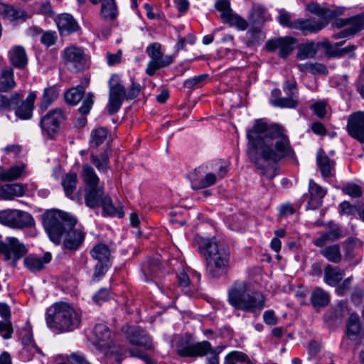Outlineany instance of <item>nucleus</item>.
<instances>
[{
	"label": "nucleus",
	"instance_id": "obj_1",
	"mask_svg": "<svg viewBox=\"0 0 364 364\" xmlns=\"http://www.w3.org/2000/svg\"><path fill=\"white\" fill-rule=\"evenodd\" d=\"M247 155L255 166L263 170V174L272 178L278 174L274 164L264 169V163L277 164L284 158H294V152L287 136L277 124H269L264 119H257L252 127L247 130Z\"/></svg>",
	"mask_w": 364,
	"mask_h": 364
},
{
	"label": "nucleus",
	"instance_id": "obj_2",
	"mask_svg": "<svg viewBox=\"0 0 364 364\" xmlns=\"http://www.w3.org/2000/svg\"><path fill=\"white\" fill-rule=\"evenodd\" d=\"M77 220L68 213L58 210L47 211L43 215V225L50 240L58 245L65 235L64 246L70 250H76L84 241L85 233L75 228Z\"/></svg>",
	"mask_w": 364,
	"mask_h": 364
},
{
	"label": "nucleus",
	"instance_id": "obj_3",
	"mask_svg": "<svg viewBox=\"0 0 364 364\" xmlns=\"http://www.w3.org/2000/svg\"><path fill=\"white\" fill-rule=\"evenodd\" d=\"M200 247L205 250L206 271L209 277L219 278L225 275L230 267L228 246L215 238L202 239Z\"/></svg>",
	"mask_w": 364,
	"mask_h": 364
},
{
	"label": "nucleus",
	"instance_id": "obj_4",
	"mask_svg": "<svg viewBox=\"0 0 364 364\" xmlns=\"http://www.w3.org/2000/svg\"><path fill=\"white\" fill-rule=\"evenodd\" d=\"M46 320L50 328L68 332L80 326L81 315L68 303L59 302L48 309Z\"/></svg>",
	"mask_w": 364,
	"mask_h": 364
},
{
	"label": "nucleus",
	"instance_id": "obj_5",
	"mask_svg": "<svg viewBox=\"0 0 364 364\" xmlns=\"http://www.w3.org/2000/svg\"><path fill=\"white\" fill-rule=\"evenodd\" d=\"M229 303L236 309L246 312L260 311L265 306V299L260 292L247 293V284L243 282L234 284L228 292Z\"/></svg>",
	"mask_w": 364,
	"mask_h": 364
},
{
	"label": "nucleus",
	"instance_id": "obj_6",
	"mask_svg": "<svg viewBox=\"0 0 364 364\" xmlns=\"http://www.w3.org/2000/svg\"><path fill=\"white\" fill-rule=\"evenodd\" d=\"M210 350L211 344L208 341L194 343L191 335L181 337L176 345V354L181 357H203Z\"/></svg>",
	"mask_w": 364,
	"mask_h": 364
},
{
	"label": "nucleus",
	"instance_id": "obj_7",
	"mask_svg": "<svg viewBox=\"0 0 364 364\" xmlns=\"http://www.w3.org/2000/svg\"><path fill=\"white\" fill-rule=\"evenodd\" d=\"M109 101L107 104L108 112L110 115L117 113L122 107L124 100H127L126 90L119 76L113 74L109 82Z\"/></svg>",
	"mask_w": 364,
	"mask_h": 364
},
{
	"label": "nucleus",
	"instance_id": "obj_8",
	"mask_svg": "<svg viewBox=\"0 0 364 364\" xmlns=\"http://www.w3.org/2000/svg\"><path fill=\"white\" fill-rule=\"evenodd\" d=\"M0 223L15 229L31 227L35 221L27 212L19 210H5L0 211Z\"/></svg>",
	"mask_w": 364,
	"mask_h": 364
},
{
	"label": "nucleus",
	"instance_id": "obj_9",
	"mask_svg": "<svg viewBox=\"0 0 364 364\" xmlns=\"http://www.w3.org/2000/svg\"><path fill=\"white\" fill-rule=\"evenodd\" d=\"M161 49V46L159 43H153L146 48L150 60L148 63L146 73L150 76L154 75L157 70L168 66L173 61L171 55H164Z\"/></svg>",
	"mask_w": 364,
	"mask_h": 364
},
{
	"label": "nucleus",
	"instance_id": "obj_10",
	"mask_svg": "<svg viewBox=\"0 0 364 364\" xmlns=\"http://www.w3.org/2000/svg\"><path fill=\"white\" fill-rule=\"evenodd\" d=\"M349 341H353L356 346L364 345V333H361L360 317L357 314H351L348 319L346 334L341 341V348L347 350Z\"/></svg>",
	"mask_w": 364,
	"mask_h": 364
},
{
	"label": "nucleus",
	"instance_id": "obj_11",
	"mask_svg": "<svg viewBox=\"0 0 364 364\" xmlns=\"http://www.w3.org/2000/svg\"><path fill=\"white\" fill-rule=\"evenodd\" d=\"M63 62L68 70L77 73L86 65L85 53L82 48L74 46L67 47L63 53Z\"/></svg>",
	"mask_w": 364,
	"mask_h": 364
},
{
	"label": "nucleus",
	"instance_id": "obj_12",
	"mask_svg": "<svg viewBox=\"0 0 364 364\" xmlns=\"http://www.w3.org/2000/svg\"><path fill=\"white\" fill-rule=\"evenodd\" d=\"M0 253L6 260H12L15 263L27 253V249L18 238L7 237L4 242L0 243Z\"/></svg>",
	"mask_w": 364,
	"mask_h": 364
},
{
	"label": "nucleus",
	"instance_id": "obj_13",
	"mask_svg": "<svg viewBox=\"0 0 364 364\" xmlns=\"http://www.w3.org/2000/svg\"><path fill=\"white\" fill-rule=\"evenodd\" d=\"M64 119L65 114L60 108H55L49 111L40 122L43 134L52 137L58 132L60 124Z\"/></svg>",
	"mask_w": 364,
	"mask_h": 364
},
{
	"label": "nucleus",
	"instance_id": "obj_14",
	"mask_svg": "<svg viewBox=\"0 0 364 364\" xmlns=\"http://www.w3.org/2000/svg\"><path fill=\"white\" fill-rule=\"evenodd\" d=\"M19 338L23 345L21 354L25 359L27 360H31L36 353L42 354L41 350L34 342L30 323H25L24 326L20 331Z\"/></svg>",
	"mask_w": 364,
	"mask_h": 364
},
{
	"label": "nucleus",
	"instance_id": "obj_15",
	"mask_svg": "<svg viewBox=\"0 0 364 364\" xmlns=\"http://www.w3.org/2000/svg\"><path fill=\"white\" fill-rule=\"evenodd\" d=\"M346 131L353 139L364 144V112H355L348 116Z\"/></svg>",
	"mask_w": 364,
	"mask_h": 364
},
{
	"label": "nucleus",
	"instance_id": "obj_16",
	"mask_svg": "<svg viewBox=\"0 0 364 364\" xmlns=\"http://www.w3.org/2000/svg\"><path fill=\"white\" fill-rule=\"evenodd\" d=\"M191 187L193 189H202L213 186L217 182V176L212 172L204 174L203 168L199 167L188 175Z\"/></svg>",
	"mask_w": 364,
	"mask_h": 364
},
{
	"label": "nucleus",
	"instance_id": "obj_17",
	"mask_svg": "<svg viewBox=\"0 0 364 364\" xmlns=\"http://www.w3.org/2000/svg\"><path fill=\"white\" fill-rule=\"evenodd\" d=\"M295 44L296 40L291 37L279 38L269 41L267 43V48L270 51L278 49L279 55L286 59L293 51Z\"/></svg>",
	"mask_w": 364,
	"mask_h": 364
},
{
	"label": "nucleus",
	"instance_id": "obj_18",
	"mask_svg": "<svg viewBox=\"0 0 364 364\" xmlns=\"http://www.w3.org/2000/svg\"><path fill=\"white\" fill-rule=\"evenodd\" d=\"M326 26V21H318L315 18H299L294 21L292 29L299 30L304 35L317 33Z\"/></svg>",
	"mask_w": 364,
	"mask_h": 364
},
{
	"label": "nucleus",
	"instance_id": "obj_19",
	"mask_svg": "<svg viewBox=\"0 0 364 364\" xmlns=\"http://www.w3.org/2000/svg\"><path fill=\"white\" fill-rule=\"evenodd\" d=\"M309 199L307 204V208L316 210L318 208L323 202V198L326 194V191L321 186L310 179L309 182Z\"/></svg>",
	"mask_w": 364,
	"mask_h": 364
},
{
	"label": "nucleus",
	"instance_id": "obj_20",
	"mask_svg": "<svg viewBox=\"0 0 364 364\" xmlns=\"http://www.w3.org/2000/svg\"><path fill=\"white\" fill-rule=\"evenodd\" d=\"M306 9L311 14L320 17V18L317 20L318 21H326V26L332 18L341 15L343 13V9H329L321 7L319 4L315 2H311L307 4Z\"/></svg>",
	"mask_w": 364,
	"mask_h": 364
},
{
	"label": "nucleus",
	"instance_id": "obj_21",
	"mask_svg": "<svg viewBox=\"0 0 364 364\" xmlns=\"http://www.w3.org/2000/svg\"><path fill=\"white\" fill-rule=\"evenodd\" d=\"M129 343L149 349L151 347V341L149 336L141 329L135 327H129L125 331Z\"/></svg>",
	"mask_w": 364,
	"mask_h": 364
},
{
	"label": "nucleus",
	"instance_id": "obj_22",
	"mask_svg": "<svg viewBox=\"0 0 364 364\" xmlns=\"http://www.w3.org/2000/svg\"><path fill=\"white\" fill-rule=\"evenodd\" d=\"M316 164L323 178H327L333 176L336 163L330 159L322 149L317 152Z\"/></svg>",
	"mask_w": 364,
	"mask_h": 364
},
{
	"label": "nucleus",
	"instance_id": "obj_23",
	"mask_svg": "<svg viewBox=\"0 0 364 364\" xmlns=\"http://www.w3.org/2000/svg\"><path fill=\"white\" fill-rule=\"evenodd\" d=\"M77 183V176L75 173H70L66 174L62 181V186L63 187L65 193L67 197L70 198L73 200L82 203V196L80 194V190L78 191L77 194H74L73 192L76 188Z\"/></svg>",
	"mask_w": 364,
	"mask_h": 364
},
{
	"label": "nucleus",
	"instance_id": "obj_24",
	"mask_svg": "<svg viewBox=\"0 0 364 364\" xmlns=\"http://www.w3.org/2000/svg\"><path fill=\"white\" fill-rule=\"evenodd\" d=\"M36 98V94L33 92H30L26 99L23 101V99L20 102L21 104L20 105L16 106L15 114L17 117L21 119H28L31 117L33 109V103Z\"/></svg>",
	"mask_w": 364,
	"mask_h": 364
},
{
	"label": "nucleus",
	"instance_id": "obj_25",
	"mask_svg": "<svg viewBox=\"0 0 364 364\" xmlns=\"http://www.w3.org/2000/svg\"><path fill=\"white\" fill-rule=\"evenodd\" d=\"M85 203L90 208L100 205L104 196V188L102 186L85 187Z\"/></svg>",
	"mask_w": 364,
	"mask_h": 364
},
{
	"label": "nucleus",
	"instance_id": "obj_26",
	"mask_svg": "<svg viewBox=\"0 0 364 364\" xmlns=\"http://www.w3.org/2000/svg\"><path fill=\"white\" fill-rule=\"evenodd\" d=\"M52 256L50 252H46L42 257L29 255L23 260L26 267L31 272H35L43 269L45 264L51 261Z\"/></svg>",
	"mask_w": 364,
	"mask_h": 364
},
{
	"label": "nucleus",
	"instance_id": "obj_27",
	"mask_svg": "<svg viewBox=\"0 0 364 364\" xmlns=\"http://www.w3.org/2000/svg\"><path fill=\"white\" fill-rule=\"evenodd\" d=\"M57 26L62 36H66L75 32L78 28V25L73 17L68 14H64L55 20Z\"/></svg>",
	"mask_w": 364,
	"mask_h": 364
},
{
	"label": "nucleus",
	"instance_id": "obj_28",
	"mask_svg": "<svg viewBox=\"0 0 364 364\" xmlns=\"http://www.w3.org/2000/svg\"><path fill=\"white\" fill-rule=\"evenodd\" d=\"M345 271L338 267L327 264L323 269V281L331 287L336 286L343 278Z\"/></svg>",
	"mask_w": 364,
	"mask_h": 364
},
{
	"label": "nucleus",
	"instance_id": "obj_29",
	"mask_svg": "<svg viewBox=\"0 0 364 364\" xmlns=\"http://www.w3.org/2000/svg\"><path fill=\"white\" fill-rule=\"evenodd\" d=\"M16 86L14 69L11 67L2 69L0 71V92H9L14 89Z\"/></svg>",
	"mask_w": 364,
	"mask_h": 364
},
{
	"label": "nucleus",
	"instance_id": "obj_30",
	"mask_svg": "<svg viewBox=\"0 0 364 364\" xmlns=\"http://www.w3.org/2000/svg\"><path fill=\"white\" fill-rule=\"evenodd\" d=\"M9 57L11 64L17 68H23L26 66L28 58L24 48L16 46L9 52Z\"/></svg>",
	"mask_w": 364,
	"mask_h": 364
},
{
	"label": "nucleus",
	"instance_id": "obj_31",
	"mask_svg": "<svg viewBox=\"0 0 364 364\" xmlns=\"http://www.w3.org/2000/svg\"><path fill=\"white\" fill-rule=\"evenodd\" d=\"M0 14L10 21H25L28 18L27 13L21 9L0 3Z\"/></svg>",
	"mask_w": 364,
	"mask_h": 364
},
{
	"label": "nucleus",
	"instance_id": "obj_32",
	"mask_svg": "<svg viewBox=\"0 0 364 364\" xmlns=\"http://www.w3.org/2000/svg\"><path fill=\"white\" fill-rule=\"evenodd\" d=\"M364 28V13L359 14L355 18V22L346 28L345 29L333 35L334 39L348 38L354 36L355 33Z\"/></svg>",
	"mask_w": 364,
	"mask_h": 364
},
{
	"label": "nucleus",
	"instance_id": "obj_33",
	"mask_svg": "<svg viewBox=\"0 0 364 364\" xmlns=\"http://www.w3.org/2000/svg\"><path fill=\"white\" fill-rule=\"evenodd\" d=\"M110 148L109 145L106 144V148L100 156L93 153L90 154V161L101 173H105L109 168L108 165L109 161Z\"/></svg>",
	"mask_w": 364,
	"mask_h": 364
},
{
	"label": "nucleus",
	"instance_id": "obj_34",
	"mask_svg": "<svg viewBox=\"0 0 364 364\" xmlns=\"http://www.w3.org/2000/svg\"><path fill=\"white\" fill-rule=\"evenodd\" d=\"M25 188L20 183L6 184L0 188V198L4 200H11L14 197L22 196Z\"/></svg>",
	"mask_w": 364,
	"mask_h": 364
},
{
	"label": "nucleus",
	"instance_id": "obj_35",
	"mask_svg": "<svg viewBox=\"0 0 364 364\" xmlns=\"http://www.w3.org/2000/svg\"><path fill=\"white\" fill-rule=\"evenodd\" d=\"M26 175L24 164L13 166L7 170L0 169V179L2 181L16 180Z\"/></svg>",
	"mask_w": 364,
	"mask_h": 364
},
{
	"label": "nucleus",
	"instance_id": "obj_36",
	"mask_svg": "<svg viewBox=\"0 0 364 364\" xmlns=\"http://www.w3.org/2000/svg\"><path fill=\"white\" fill-rule=\"evenodd\" d=\"M100 14L105 20H114L118 15V9L115 0H102Z\"/></svg>",
	"mask_w": 364,
	"mask_h": 364
},
{
	"label": "nucleus",
	"instance_id": "obj_37",
	"mask_svg": "<svg viewBox=\"0 0 364 364\" xmlns=\"http://www.w3.org/2000/svg\"><path fill=\"white\" fill-rule=\"evenodd\" d=\"M318 48L319 44L316 43L314 41L301 43L298 46L297 58L299 60L314 58L316 54Z\"/></svg>",
	"mask_w": 364,
	"mask_h": 364
},
{
	"label": "nucleus",
	"instance_id": "obj_38",
	"mask_svg": "<svg viewBox=\"0 0 364 364\" xmlns=\"http://www.w3.org/2000/svg\"><path fill=\"white\" fill-rule=\"evenodd\" d=\"M82 177L85 187L99 186L100 178L94 168L88 164H84L82 166Z\"/></svg>",
	"mask_w": 364,
	"mask_h": 364
},
{
	"label": "nucleus",
	"instance_id": "obj_39",
	"mask_svg": "<svg viewBox=\"0 0 364 364\" xmlns=\"http://www.w3.org/2000/svg\"><path fill=\"white\" fill-rule=\"evenodd\" d=\"M108 130L105 127L94 129L90 136V147L97 149L107 140Z\"/></svg>",
	"mask_w": 364,
	"mask_h": 364
},
{
	"label": "nucleus",
	"instance_id": "obj_40",
	"mask_svg": "<svg viewBox=\"0 0 364 364\" xmlns=\"http://www.w3.org/2000/svg\"><path fill=\"white\" fill-rule=\"evenodd\" d=\"M94 103V95L92 92H88L82 99V102L79 108V112L82 117L77 119V125L84 127L87 123V119L84 115L87 114Z\"/></svg>",
	"mask_w": 364,
	"mask_h": 364
},
{
	"label": "nucleus",
	"instance_id": "obj_41",
	"mask_svg": "<svg viewBox=\"0 0 364 364\" xmlns=\"http://www.w3.org/2000/svg\"><path fill=\"white\" fill-rule=\"evenodd\" d=\"M320 253L329 262L338 264L342 259V255L338 245L326 246L320 250Z\"/></svg>",
	"mask_w": 364,
	"mask_h": 364
},
{
	"label": "nucleus",
	"instance_id": "obj_42",
	"mask_svg": "<svg viewBox=\"0 0 364 364\" xmlns=\"http://www.w3.org/2000/svg\"><path fill=\"white\" fill-rule=\"evenodd\" d=\"M22 100V95L18 92H14L9 96L0 93V109L11 110L17 106Z\"/></svg>",
	"mask_w": 364,
	"mask_h": 364
},
{
	"label": "nucleus",
	"instance_id": "obj_43",
	"mask_svg": "<svg viewBox=\"0 0 364 364\" xmlns=\"http://www.w3.org/2000/svg\"><path fill=\"white\" fill-rule=\"evenodd\" d=\"M310 299L314 307H323L328 305L330 296L323 289L317 287L312 291Z\"/></svg>",
	"mask_w": 364,
	"mask_h": 364
},
{
	"label": "nucleus",
	"instance_id": "obj_44",
	"mask_svg": "<svg viewBox=\"0 0 364 364\" xmlns=\"http://www.w3.org/2000/svg\"><path fill=\"white\" fill-rule=\"evenodd\" d=\"M90 255L92 258L100 262H109L110 250L105 244L100 243L95 245L90 250Z\"/></svg>",
	"mask_w": 364,
	"mask_h": 364
},
{
	"label": "nucleus",
	"instance_id": "obj_45",
	"mask_svg": "<svg viewBox=\"0 0 364 364\" xmlns=\"http://www.w3.org/2000/svg\"><path fill=\"white\" fill-rule=\"evenodd\" d=\"M144 280L151 281L157 277L161 271V263L157 259H151L148 261L147 266L143 269Z\"/></svg>",
	"mask_w": 364,
	"mask_h": 364
},
{
	"label": "nucleus",
	"instance_id": "obj_46",
	"mask_svg": "<svg viewBox=\"0 0 364 364\" xmlns=\"http://www.w3.org/2000/svg\"><path fill=\"white\" fill-rule=\"evenodd\" d=\"M299 95H295L291 96H287V97H277L271 100V103L274 107L281 108H296L298 105Z\"/></svg>",
	"mask_w": 364,
	"mask_h": 364
},
{
	"label": "nucleus",
	"instance_id": "obj_47",
	"mask_svg": "<svg viewBox=\"0 0 364 364\" xmlns=\"http://www.w3.org/2000/svg\"><path fill=\"white\" fill-rule=\"evenodd\" d=\"M58 97V90L54 86L46 88L42 96L40 108L46 110Z\"/></svg>",
	"mask_w": 364,
	"mask_h": 364
},
{
	"label": "nucleus",
	"instance_id": "obj_48",
	"mask_svg": "<svg viewBox=\"0 0 364 364\" xmlns=\"http://www.w3.org/2000/svg\"><path fill=\"white\" fill-rule=\"evenodd\" d=\"M84 94L85 87L80 85H77L70 89L65 93V100L67 103L72 105H75L82 99Z\"/></svg>",
	"mask_w": 364,
	"mask_h": 364
},
{
	"label": "nucleus",
	"instance_id": "obj_49",
	"mask_svg": "<svg viewBox=\"0 0 364 364\" xmlns=\"http://www.w3.org/2000/svg\"><path fill=\"white\" fill-rule=\"evenodd\" d=\"M247 43L249 46L260 44L264 39L265 36L258 26H255L249 29L246 33Z\"/></svg>",
	"mask_w": 364,
	"mask_h": 364
},
{
	"label": "nucleus",
	"instance_id": "obj_50",
	"mask_svg": "<svg viewBox=\"0 0 364 364\" xmlns=\"http://www.w3.org/2000/svg\"><path fill=\"white\" fill-rule=\"evenodd\" d=\"M224 364H252V363L245 353L234 350L225 356Z\"/></svg>",
	"mask_w": 364,
	"mask_h": 364
},
{
	"label": "nucleus",
	"instance_id": "obj_51",
	"mask_svg": "<svg viewBox=\"0 0 364 364\" xmlns=\"http://www.w3.org/2000/svg\"><path fill=\"white\" fill-rule=\"evenodd\" d=\"M269 18L267 10L261 5H254L252 11V20L256 26H259Z\"/></svg>",
	"mask_w": 364,
	"mask_h": 364
},
{
	"label": "nucleus",
	"instance_id": "obj_52",
	"mask_svg": "<svg viewBox=\"0 0 364 364\" xmlns=\"http://www.w3.org/2000/svg\"><path fill=\"white\" fill-rule=\"evenodd\" d=\"M95 336V343L101 345L102 342L107 341L110 338L111 333L108 328L102 323L95 325L93 328Z\"/></svg>",
	"mask_w": 364,
	"mask_h": 364
},
{
	"label": "nucleus",
	"instance_id": "obj_53",
	"mask_svg": "<svg viewBox=\"0 0 364 364\" xmlns=\"http://www.w3.org/2000/svg\"><path fill=\"white\" fill-rule=\"evenodd\" d=\"M223 21L229 23L232 26L236 27L240 31L246 30L248 26V23L245 18L232 12L228 15Z\"/></svg>",
	"mask_w": 364,
	"mask_h": 364
},
{
	"label": "nucleus",
	"instance_id": "obj_54",
	"mask_svg": "<svg viewBox=\"0 0 364 364\" xmlns=\"http://www.w3.org/2000/svg\"><path fill=\"white\" fill-rule=\"evenodd\" d=\"M215 8L221 12L220 17L223 20L232 12L229 0H217L215 4Z\"/></svg>",
	"mask_w": 364,
	"mask_h": 364
},
{
	"label": "nucleus",
	"instance_id": "obj_55",
	"mask_svg": "<svg viewBox=\"0 0 364 364\" xmlns=\"http://www.w3.org/2000/svg\"><path fill=\"white\" fill-rule=\"evenodd\" d=\"M344 193L353 197L358 198L362 195L361 188L355 183H348L342 188Z\"/></svg>",
	"mask_w": 364,
	"mask_h": 364
},
{
	"label": "nucleus",
	"instance_id": "obj_56",
	"mask_svg": "<svg viewBox=\"0 0 364 364\" xmlns=\"http://www.w3.org/2000/svg\"><path fill=\"white\" fill-rule=\"evenodd\" d=\"M109 262H100L95 265V271L93 274L94 280H100L106 273L109 267Z\"/></svg>",
	"mask_w": 364,
	"mask_h": 364
},
{
	"label": "nucleus",
	"instance_id": "obj_57",
	"mask_svg": "<svg viewBox=\"0 0 364 364\" xmlns=\"http://www.w3.org/2000/svg\"><path fill=\"white\" fill-rule=\"evenodd\" d=\"M13 333L12 324L10 320L0 321V334L4 339L11 338Z\"/></svg>",
	"mask_w": 364,
	"mask_h": 364
},
{
	"label": "nucleus",
	"instance_id": "obj_58",
	"mask_svg": "<svg viewBox=\"0 0 364 364\" xmlns=\"http://www.w3.org/2000/svg\"><path fill=\"white\" fill-rule=\"evenodd\" d=\"M100 205H102L104 211L108 215H112L117 213V209L113 205L111 198L109 196H103Z\"/></svg>",
	"mask_w": 364,
	"mask_h": 364
},
{
	"label": "nucleus",
	"instance_id": "obj_59",
	"mask_svg": "<svg viewBox=\"0 0 364 364\" xmlns=\"http://www.w3.org/2000/svg\"><path fill=\"white\" fill-rule=\"evenodd\" d=\"M358 16L359 14L347 18L337 19L332 23V26L337 28H341L345 26H350L355 22V18Z\"/></svg>",
	"mask_w": 364,
	"mask_h": 364
},
{
	"label": "nucleus",
	"instance_id": "obj_60",
	"mask_svg": "<svg viewBox=\"0 0 364 364\" xmlns=\"http://www.w3.org/2000/svg\"><path fill=\"white\" fill-rule=\"evenodd\" d=\"M283 90L287 96L293 97L294 94L299 95L294 80H286L283 85Z\"/></svg>",
	"mask_w": 364,
	"mask_h": 364
},
{
	"label": "nucleus",
	"instance_id": "obj_61",
	"mask_svg": "<svg viewBox=\"0 0 364 364\" xmlns=\"http://www.w3.org/2000/svg\"><path fill=\"white\" fill-rule=\"evenodd\" d=\"M311 109L313 110L314 113L319 118L324 117L326 110V104L324 102L320 101L314 103L311 106Z\"/></svg>",
	"mask_w": 364,
	"mask_h": 364
},
{
	"label": "nucleus",
	"instance_id": "obj_62",
	"mask_svg": "<svg viewBox=\"0 0 364 364\" xmlns=\"http://www.w3.org/2000/svg\"><path fill=\"white\" fill-rule=\"evenodd\" d=\"M279 22L280 24L289 27L292 29L294 21H291V15L289 13L286 11L284 9L279 11V15L278 16Z\"/></svg>",
	"mask_w": 364,
	"mask_h": 364
},
{
	"label": "nucleus",
	"instance_id": "obj_63",
	"mask_svg": "<svg viewBox=\"0 0 364 364\" xmlns=\"http://www.w3.org/2000/svg\"><path fill=\"white\" fill-rule=\"evenodd\" d=\"M207 77L208 75L202 74L198 76H195L194 77L188 79L184 82V86L187 88H193L204 81Z\"/></svg>",
	"mask_w": 364,
	"mask_h": 364
},
{
	"label": "nucleus",
	"instance_id": "obj_64",
	"mask_svg": "<svg viewBox=\"0 0 364 364\" xmlns=\"http://www.w3.org/2000/svg\"><path fill=\"white\" fill-rule=\"evenodd\" d=\"M56 38L57 36L55 32L49 31L44 32L42 34L41 41L46 46H50L55 43Z\"/></svg>",
	"mask_w": 364,
	"mask_h": 364
}]
</instances>
